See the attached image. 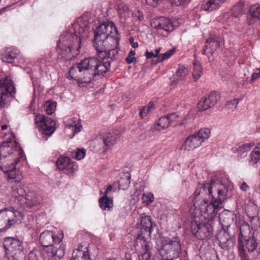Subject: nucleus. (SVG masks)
<instances>
[{
  "label": "nucleus",
  "mask_w": 260,
  "mask_h": 260,
  "mask_svg": "<svg viewBox=\"0 0 260 260\" xmlns=\"http://www.w3.org/2000/svg\"><path fill=\"white\" fill-rule=\"evenodd\" d=\"M206 97L207 98V100L212 107L217 104L220 98V95L217 92L214 91L210 92Z\"/></svg>",
  "instance_id": "38"
},
{
  "label": "nucleus",
  "mask_w": 260,
  "mask_h": 260,
  "mask_svg": "<svg viewBox=\"0 0 260 260\" xmlns=\"http://www.w3.org/2000/svg\"><path fill=\"white\" fill-rule=\"evenodd\" d=\"M203 74L202 69L200 64H194L192 73L193 77L195 80H198Z\"/></svg>",
  "instance_id": "47"
},
{
  "label": "nucleus",
  "mask_w": 260,
  "mask_h": 260,
  "mask_svg": "<svg viewBox=\"0 0 260 260\" xmlns=\"http://www.w3.org/2000/svg\"><path fill=\"white\" fill-rule=\"evenodd\" d=\"M240 233L238 235V252L241 260H249L244 249V239L253 238L254 233L249 224L244 220L239 221Z\"/></svg>",
  "instance_id": "10"
},
{
  "label": "nucleus",
  "mask_w": 260,
  "mask_h": 260,
  "mask_svg": "<svg viewBox=\"0 0 260 260\" xmlns=\"http://www.w3.org/2000/svg\"><path fill=\"white\" fill-rule=\"evenodd\" d=\"M188 73V70L184 65H179L175 74L173 76V81L178 82L183 80Z\"/></svg>",
  "instance_id": "29"
},
{
  "label": "nucleus",
  "mask_w": 260,
  "mask_h": 260,
  "mask_svg": "<svg viewBox=\"0 0 260 260\" xmlns=\"http://www.w3.org/2000/svg\"><path fill=\"white\" fill-rule=\"evenodd\" d=\"M239 102L238 99H234L231 101H228L226 104V108L228 109L233 110L235 109Z\"/></svg>",
  "instance_id": "49"
},
{
  "label": "nucleus",
  "mask_w": 260,
  "mask_h": 260,
  "mask_svg": "<svg viewBox=\"0 0 260 260\" xmlns=\"http://www.w3.org/2000/svg\"><path fill=\"white\" fill-rule=\"evenodd\" d=\"M115 191L113 185H109L105 191L100 190V194L102 196L99 199L100 207L103 210H110L113 206V199L110 197V192Z\"/></svg>",
  "instance_id": "17"
},
{
  "label": "nucleus",
  "mask_w": 260,
  "mask_h": 260,
  "mask_svg": "<svg viewBox=\"0 0 260 260\" xmlns=\"http://www.w3.org/2000/svg\"><path fill=\"white\" fill-rule=\"evenodd\" d=\"M41 252L38 249H33L27 256V260H42Z\"/></svg>",
  "instance_id": "40"
},
{
  "label": "nucleus",
  "mask_w": 260,
  "mask_h": 260,
  "mask_svg": "<svg viewBox=\"0 0 260 260\" xmlns=\"http://www.w3.org/2000/svg\"><path fill=\"white\" fill-rule=\"evenodd\" d=\"M161 0H146V3L153 7H157ZM190 0H172V2L176 6H181L188 3Z\"/></svg>",
  "instance_id": "35"
},
{
  "label": "nucleus",
  "mask_w": 260,
  "mask_h": 260,
  "mask_svg": "<svg viewBox=\"0 0 260 260\" xmlns=\"http://www.w3.org/2000/svg\"><path fill=\"white\" fill-rule=\"evenodd\" d=\"M154 104L153 103L150 102L148 104V106H146L147 107L150 108V111L153 108Z\"/></svg>",
  "instance_id": "62"
},
{
  "label": "nucleus",
  "mask_w": 260,
  "mask_h": 260,
  "mask_svg": "<svg viewBox=\"0 0 260 260\" xmlns=\"http://www.w3.org/2000/svg\"><path fill=\"white\" fill-rule=\"evenodd\" d=\"M113 31H117L114 23L112 22H105L99 26V47L102 44V48H112L107 43L109 40H113V36L111 37V34Z\"/></svg>",
  "instance_id": "11"
},
{
  "label": "nucleus",
  "mask_w": 260,
  "mask_h": 260,
  "mask_svg": "<svg viewBox=\"0 0 260 260\" xmlns=\"http://www.w3.org/2000/svg\"><path fill=\"white\" fill-rule=\"evenodd\" d=\"M71 260H90L87 247L81 246L74 250Z\"/></svg>",
  "instance_id": "23"
},
{
  "label": "nucleus",
  "mask_w": 260,
  "mask_h": 260,
  "mask_svg": "<svg viewBox=\"0 0 260 260\" xmlns=\"http://www.w3.org/2000/svg\"><path fill=\"white\" fill-rule=\"evenodd\" d=\"M240 188L242 190L246 191L249 188V186L247 184V183L245 182H243L240 186Z\"/></svg>",
  "instance_id": "58"
},
{
  "label": "nucleus",
  "mask_w": 260,
  "mask_h": 260,
  "mask_svg": "<svg viewBox=\"0 0 260 260\" xmlns=\"http://www.w3.org/2000/svg\"><path fill=\"white\" fill-rule=\"evenodd\" d=\"M160 246L158 249L161 260H174L177 258L181 250V240L177 236L161 237Z\"/></svg>",
  "instance_id": "5"
},
{
  "label": "nucleus",
  "mask_w": 260,
  "mask_h": 260,
  "mask_svg": "<svg viewBox=\"0 0 260 260\" xmlns=\"http://www.w3.org/2000/svg\"><path fill=\"white\" fill-rule=\"evenodd\" d=\"M132 15H133V18L135 21H140L144 18L143 13L139 10H136L132 12Z\"/></svg>",
  "instance_id": "50"
},
{
  "label": "nucleus",
  "mask_w": 260,
  "mask_h": 260,
  "mask_svg": "<svg viewBox=\"0 0 260 260\" xmlns=\"http://www.w3.org/2000/svg\"><path fill=\"white\" fill-rule=\"evenodd\" d=\"M160 48H158V49H156L155 50V52L154 53V55H155V57H156V59L155 60L156 62H157V58H158V56L160 54H159V52H160Z\"/></svg>",
  "instance_id": "59"
},
{
  "label": "nucleus",
  "mask_w": 260,
  "mask_h": 260,
  "mask_svg": "<svg viewBox=\"0 0 260 260\" xmlns=\"http://www.w3.org/2000/svg\"><path fill=\"white\" fill-rule=\"evenodd\" d=\"M254 145L255 143L253 142L244 144L238 147H233L232 151L234 153H237L240 156L245 157L247 155V152Z\"/></svg>",
  "instance_id": "26"
},
{
  "label": "nucleus",
  "mask_w": 260,
  "mask_h": 260,
  "mask_svg": "<svg viewBox=\"0 0 260 260\" xmlns=\"http://www.w3.org/2000/svg\"><path fill=\"white\" fill-rule=\"evenodd\" d=\"M140 243L142 246L141 251L140 252L139 255H141L143 259L148 260L151 256V248L148 245L147 242L145 240H137V243Z\"/></svg>",
  "instance_id": "28"
},
{
  "label": "nucleus",
  "mask_w": 260,
  "mask_h": 260,
  "mask_svg": "<svg viewBox=\"0 0 260 260\" xmlns=\"http://www.w3.org/2000/svg\"><path fill=\"white\" fill-rule=\"evenodd\" d=\"M23 214L13 207L0 210V232L6 231L13 225L20 221Z\"/></svg>",
  "instance_id": "6"
},
{
  "label": "nucleus",
  "mask_w": 260,
  "mask_h": 260,
  "mask_svg": "<svg viewBox=\"0 0 260 260\" xmlns=\"http://www.w3.org/2000/svg\"><path fill=\"white\" fill-rule=\"evenodd\" d=\"M4 245L9 259L19 260L24 255L23 243L18 239L7 237L5 239Z\"/></svg>",
  "instance_id": "8"
},
{
  "label": "nucleus",
  "mask_w": 260,
  "mask_h": 260,
  "mask_svg": "<svg viewBox=\"0 0 260 260\" xmlns=\"http://www.w3.org/2000/svg\"><path fill=\"white\" fill-rule=\"evenodd\" d=\"M117 52V50L113 48H99V75L108 71L111 64V55H114Z\"/></svg>",
  "instance_id": "12"
},
{
  "label": "nucleus",
  "mask_w": 260,
  "mask_h": 260,
  "mask_svg": "<svg viewBox=\"0 0 260 260\" xmlns=\"http://www.w3.org/2000/svg\"><path fill=\"white\" fill-rule=\"evenodd\" d=\"M103 143L105 145L104 147V152L107 151L109 148L112 147L116 143V139L114 136H113L110 133L107 132L103 134L101 136Z\"/></svg>",
  "instance_id": "27"
},
{
  "label": "nucleus",
  "mask_w": 260,
  "mask_h": 260,
  "mask_svg": "<svg viewBox=\"0 0 260 260\" xmlns=\"http://www.w3.org/2000/svg\"><path fill=\"white\" fill-rule=\"evenodd\" d=\"M253 151H256V152L260 153V142L255 146Z\"/></svg>",
  "instance_id": "60"
},
{
  "label": "nucleus",
  "mask_w": 260,
  "mask_h": 260,
  "mask_svg": "<svg viewBox=\"0 0 260 260\" xmlns=\"http://www.w3.org/2000/svg\"><path fill=\"white\" fill-rule=\"evenodd\" d=\"M118 182L119 189L125 190L127 189L130 184V176H126L125 178H121Z\"/></svg>",
  "instance_id": "42"
},
{
  "label": "nucleus",
  "mask_w": 260,
  "mask_h": 260,
  "mask_svg": "<svg viewBox=\"0 0 260 260\" xmlns=\"http://www.w3.org/2000/svg\"><path fill=\"white\" fill-rule=\"evenodd\" d=\"M26 194L25 189L20 185L14 187L12 191V194L15 198V201L17 204Z\"/></svg>",
  "instance_id": "32"
},
{
  "label": "nucleus",
  "mask_w": 260,
  "mask_h": 260,
  "mask_svg": "<svg viewBox=\"0 0 260 260\" xmlns=\"http://www.w3.org/2000/svg\"><path fill=\"white\" fill-rule=\"evenodd\" d=\"M56 107V103L52 101H47L45 104V111L47 114L51 115L55 111Z\"/></svg>",
  "instance_id": "43"
},
{
  "label": "nucleus",
  "mask_w": 260,
  "mask_h": 260,
  "mask_svg": "<svg viewBox=\"0 0 260 260\" xmlns=\"http://www.w3.org/2000/svg\"><path fill=\"white\" fill-rule=\"evenodd\" d=\"M219 244L221 248L228 250L233 245L232 240L230 239V236L225 232L219 233L217 236Z\"/></svg>",
  "instance_id": "24"
},
{
  "label": "nucleus",
  "mask_w": 260,
  "mask_h": 260,
  "mask_svg": "<svg viewBox=\"0 0 260 260\" xmlns=\"http://www.w3.org/2000/svg\"><path fill=\"white\" fill-rule=\"evenodd\" d=\"M206 43L207 44L205 46L203 54L212 55L220 47L221 39L217 37H211L207 39Z\"/></svg>",
  "instance_id": "19"
},
{
  "label": "nucleus",
  "mask_w": 260,
  "mask_h": 260,
  "mask_svg": "<svg viewBox=\"0 0 260 260\" xmlns=\"http://www.w3.org/2000/svg\"><path fill=\"white\" fill-rule=\"evenodd\" d=\"M22 149L17 146L15 141L4 142L0 147V169L6 174L11 182H20L22 176L15 169L16 164L24 158Z\"/></svg>",
  "instance_id": "2"
},
{
  "label": "nucleus",
  "mask_w": 260,
  "mask_h": 260,
  "mask_svg": "<svg viewBox=\"0 0 260 260\" xmlns=\"http://www.w3.org/2000/svg\"><path fill=\"white\" fill-rule=\"evenodd\" d=\"M170 125H171L170 121L167 116L165 115L159 119L157 123L154 125V128L157 131H161L168 128Z\"/></svg>",
  "instance_id": "34"
},
{
  "label": "nucleus",
  "mask_w": 260,
  "mask_h": 260,
  "mask_svg": "<svg viewBox=\"0 0 260 260\" xmlns=\"http://www.w3.org/2000/svg\"><path fill=\"white\" fill-rule=\"evenodd\" d=\"M59 244L58 246L54 247L51 252L48 253L49 256L53 257L55 260H57L56 258L60 259L62 257L65 253V245L62 243Z\"/></svg>",
  "instance_id": "30"
},
{
  "label": "nucleus",
  "mask_w": 260,
  "mask_h": 260,
  "mask_svg": "<svg viewBox=\"0 0 260 260\" xmlns=\"http://www.w3.org/2000/svg\"><path fill=\"white\" fill-rule=\"evenodd\" d=\"M64 237L62 232L58 233L57 234L50 231H45L41 234L40 236V242L44 247L51 246L54 243H60Z\"/></svg>",
  "instance_id": "16"
},
{
  "label": "nucleus",
  "mask_w": 260,
  "mask_h": 260,
  "mask_svg": "<svg viewBox=\"0 0 260 260\" xmlns=\"http://www.w3.org/2000/svg\"><path fill=\"white\" fill-rule=\"evenodd\" d=\"M151 25L157 30L158 34L164 37H167L174 29L173 22L165 17L155 19L151 23Z\"/></svg>",
  "instance_id": "14"
},
{
  "label": "nucleus",
  "mask_w": 260,
  "mask_h": 260,
  "mask_svg": "<svg viewBox=\"0 0 260 260\" xmlns=\"http://www.w3.org/2000/svg\"><path fill=\"white\" fill-rule=\"evenodd\" d=\"M228 190V184L219 180H211L210 183H204L197 188L194 192V200L199 199L198 197L201 196L204 205H207L204 208H201V215L198 216L201 220L207 219L209 221L215 219L222 207Z\"/></svg>",
  "instance_id": "1"
},
{
  "label": "nucleus",
  "mask_w": 260,
  "mask_h": 260,
  "mask_svg": "<svg viewBox=\"0 0 260 260\" xmlns=\"http://www.w3.org/2000/svg\"><path fill=\"white\" fill-rule=\"evenodd\" d=\"M243 240L246 243V246L248 251L253 252L256 249L257 244L254 236L253 238H247Z\"/></svg>",
  "instance_id": "37"
},
{
  "label": "nucleus",
  "mask_w": 260,
  "mask_h": 260,
  "mask_svg": "<svg viewBox=\"0 0 260 260\" xmlns=\"http://www.w3.org/2000/svg\"><path fill=\"white\" fill-rule=\"evenodd\" d=\"M92 29L94 35V40H93V46L95 49L98 51V44L96 42L98 38V25L95 24L94 26H92Z\"/></svg>",
  "instance_id": "52"
},
{
  "label": "nucleus",
  "mask_w": 260,
  "mask_h": 260,
  "mask_svg": "<svg viewBox=\"0 0 260 260\" xmlns=\"http://www.w3.org/2000/svg\"><path fill=\"white\" fill-rule=\"evenodd\" d=\"M225 1V0H208L203 5V9L208 12L217 10L220 4Z\"/></svg>",
  "instance_id": "31"
},
{
  "label": "nucleus",
  "mask_w": 260,
  "mask_h": 260,
  "mask_svg": "<svg viewBox=\"0 0 260 260\" xmlns=\"http://www.w3.org/2000/svg\"><path fill=\"white\" fill-rule=\"evenodd\" d=\"M98 59L84 58L74 64L69 72V77L81 83H90L98 73Z\"/></svg>",
  "instance_id": "4"
},
{
  "label": "nucleus",
  "mask_w": 260,
  "mask_h": 260,
  "mask_svg": "<svg viewBox=\"0 0 260 260\" xmlns=\"http://www.w3.org/2000/svg\"><path fill=\"white\" fill-rule=\"evenodd\" d=\"M39 130L45 135L51 136L55 129V122L51 118L44 115H38L36 117Z\"/></svg>",
  "instance_id": "15"
},
{
  "label": "nucleus",
  "mask_w": 260,
  "mask_h": 260,
  "mask_svg": "<svg viewBox=\"0 0 260 260\" xmlns=\"http://www.w3.org/2000/svg\"><path fill=\"white\" fill-rule=\"evenodd\" d=\"M235 216L232 212L225 210L219 214V220L223 227L228 228L233 222Z\"/></svg>",
  "instance_id": "22"
},
{
  "label": "nucleus",
  "mask_w": 260,
  "mask_h": 260,
  "mask_svg": "<svg viewBox=\"0 0 260 260\" xmlns=\"http://www.w3.org/2000/svg\"><path fill=\"white\" fill-rule=\"evenodd\" d=\"M142 199L144 203L148 205L153 202L154 196L151 192L144 193Z\"/></svg>",
  "instance_id": "46"
},
{
  "label": "nucleus",
  "mask_w": 260,
  "mask_h": 260,
  "mask_svg": "<svg viewBox=\"0 0 260 260\" xmlns=\"http://www.w3.org/2000/svg\"><path fill=\"white\" fill-rule=\"evenodd\" d=\"M260 160V153L252 151L250 154L249 165L254 167Z\"/></svg>",
  "instance_id": "39"
},
{
  "label": "nucleus",
  "mask_w": 260,
  "mask_h": 260,
  "mask_svg": "<svg viewBox=\"0 0 260 260\" xmlns=\"http://www.w3.org/2000/svg\"><path fill=\"white\" fill-rule=\"evenodd\" d=\"M244 76L245 77V82H247V84H249V76L250 75V73L249 71V68L248 67L245 68L244 69Z\"/></svg>",
  "instance_id": "56"
},
{
  "label": "nucleus",
  "mask_w": 260,
  "mask_h": 260,
  "mask_svg": "<svg viewBox=\"0 0 260 260\" xmlns=\"http://www.w3.org/2000/svg\"><path fill=\"white\" fill-rule=\"evenodd\" d=\"M150 111V108L147 107H144L142 109H141L140 115V116L142 118L145 117L147 113Z\"/></svg>",
  "instance_id": "55"
},
{
  "label": "nucleus",
  "mask_w": 260,
  "mask_h": 260,
  "mask_svg": "<svg viewBox=\"0 0 260 260\" xmlns=\"http://www.w3.org/2000/svg\"><path fill=\"white\" fill-rule=\"evenodd\" d=\"M8 127V126L6 124H4V125H2L1 126V129L3 130V131H4L5 129H6Z\"/></svg>",
  "instance_id": "63"
},
{
  "label": "nucleus",
  "mask_w": 260,
  "mask_h": 260,
  "mask_svg": "<svg viewBox=\"0 0 260 260\" xmlns=\"http://www.w3.org/2000/svg\"><path fill=\"white\" fill-rule=\"evenodd\" d=\"M249 13L252 17L260 20V6L254 5L251 6L249 10Z\"/></svg>",
  "instance_id": "44"
},
{
  "label": "nucleus",
  "mask_w": 260,
  "mask_h": 260,
  "mask_svg": "<svg viewBox=\"0 0 260 260\" xmlns=\"http://www.w3.org/2000/svg\"><path fill=\"white\" fill-rule=\"evenodd\" d=\"M251 77L249 79V84H251L253 81L258 79L260 77V70L259 69H256L254 72L251 74Z\"/></svg>",
  "instance_id": "53"
},
{
  "label": "nucleus",
  "mask_w": 260,
  "mask_h": 260,
  "mask_svg": "<svg viewBox=\"0 0 260 260\" xmlns=\"http://www.w3.org/2000/svg\"><path fill=\"white\" fill-rule=\"evenodd\" d=\"M85 154L86 150L85 149H78L73 155V157L77 160H81L85 157Z\"/></svg>",
  "instance_id": "48"
},
{
  "label": "nucleus",
  "mask_w": 260,
  "mask_h": 260,
  "mask_svg": "<svg viewBox=\"0 0 260 260\" xmlns=\"http://www.w3.org/2000/svg\"><path fill=\"white\" fill-rule=\"evenodd\" d=\"M175 52L174 49H172L168 50L165 53L160 54L157 58V62L163 61L164 60L170 58Z\"/></svg>",
  "instance_id": "45"
},
{
  "label": "nucleus",
  "mask_w": 260,
  "mask_h": 260,
  "mask_svg": "<svg viewBox=\"0 0 260 260\" xmlns=\"http://www.w3.org/2000/svg\"><path fill=\"white\" fill-rule=\"evenodd\" d=\"M210 129L208 128H202L199 132L190 135L182 144L181 149L191 151L200 147L203 142L210 136Z\"/></svg>",
  "instance_id": "7"
},
{
  "label": "nucleus",
  "mask_w": 260,
  "mask_h": 260,
  "mask_svg": "<svg viewBox=\"0 0 260 260\" xmlns=\"http://www.w3.org/2000/svg\"><path fill=\"white\" fill-rule=\"evenodd\" d=\"M141 225L142 228L146 232H148L151 234L152 231V222L151 218L150 216L145 215L141 218Z\"/></svg>",
  "instance_id": "33"
},
{
  "label": "nucleus",
  "mask_w": 260,
  "mask_h": 260,
  "mask_svg": "<svg viewBox=\"0 0 260 260\" xmlns=\"http://www.w3.org/2000/svg\"><path fill=\"white\" fill-rule=\"evenodd\" d=\"M145 56H146L147 58H151L152 57L156 58L153 52H149L148 50L146 51Z\"/></svg>",
  "instance_id": "57"
},
{
  "label": "nucleus",
  "mask_w": 260,
  "mask_h": 260,
  "mask_svg": "<svg viewBox=\"0 0 260 260\" xmlns=\"http://www.w3.org/2000/svg\"><path fill=\"white\" fill-rule=\"evenodd\" d=\"M66 128L69 129H72L74 132L73 136H74L76 133L80 132L82 128L81 124V120L77 117H74L71 119H69L66 121Z\"/></svg>",
  "instance_id": "25"
},
{
  "label": "nucleus",
  "mask_w": 260,
  "mask_h": 260,
  "mask_svg": "<svg viewBox=\"0 0 260 260\" xmlns=\"http://www.w3.org/2000/svg\"><path fill=\"white\" fill-rule=\"evenodd\" d=\"M212 107V106L211 105V104L207 100V98L206 96L202 98L197 105V109L200 112L206 111Z\"/></svg>",
  "instance_id": "36"
},
{
  "label": "nucleus",
  "mask_w": 260,
  "mask_h": 260,
  "mask_svg": "<svg viewBox=\"0 0 260 260\" xmlns=\"http://www.w3.org/2000/svg\"><path fill=\"white\" fill-rule=\"evenodd\" d=\"M119 13L120 19L121 21L123 20V22L127 20L130 15H132L131 11L127 6H124L122 10H120Z\"/></svg>",
  "instance_id": "41"
},
{
  "label": "nucleus",
  "mask_w": 260,
  "mask_h": 260,
  "mask_svg": "<svg viewBox=\"0 0 260 260\" xmlns=\"http://www.w3.org/2000/svg\"><path fill=\"white\" fill-rule=\"evenodd\" d=\"M131 45H132V46L134 48H137L139 46V44H138V42H131Z\"/></svg>",
  "instance_id": "61"
},
{
  "label": "nucleus",
  "mask_w": 260,
  "mask_h": 260,
  "mask_svg": "<svg viewBox=\"0 0 260 260\" xmlns=\"http://www.w3.org/2000/svg\"><path fill=\"white\" fill-rule=\"evenodd\" d=\"M57 168L68 175H73L76 171L74 162L68 157H60L56 161Z\"/></svg>",
  "instance_id": "18"
},
{
  "label": "nucleus",
  "mask_w": 260,
  "mask_h": 260,
  "mask_svg": "<svg viewBox=\"0 0 260 260\" xmlns=\"http://www.w3.org/2000/svg\"><path fill=\"white\" fill-rule=\"evenodd\" d=\"M19 51L13 47L6 48L0 54V58L5 62L12 63L18 57Z\"/></svg>",
  "instance_id": "21"
},
{
  "label": "nucleus",
  "mask_w": 260,
  "mask_h": 260,
  "mask_svg": "<svg viewBox=\"0 0 260 260\" xmlns=\"http://www.w3.org/2000/svg\"><path fill=\"white\" fill-rule=\"evenodd\" d=\"M20 200V201L18 204L24 209H29L38 203V199L36 194L32 192L27 193Z\"/></svg>",
  "instance_id": "20"
},
{
  "label": "nucleus",
  "mask_w": 260,
  "mask_h": 260,
  "mask_svg": "<svg viewBox=\"0 0 260 260\" xmlns=\"http://www.w3.org/2000/svg\"><path fill=\"white\" fill-rule=\"evenodd\" d=\"M88 27V22L86 18L81 17L72 25L73 32L71 29L70 32H66L60 35L57 42V49L64 57H67L70 54L74 56L79 53L81 37L87 30Z\"/></svg>",
  "instance_id": "3"
},
{
  "label": "nucleus",
  "mask_w": 260,
  "mask_h": 260,
  "mask_svg": "<svg viewBox=\"0 0 260 260\" xmlns=\"http://www.w3.org/2000/svg\"><path fill=\"white\" fill-rule=\"evenodd\" d=\"M136 52L134 50H131L127 57L125 59L126 62L128 64L131 63L136 61V58L134 56Z\"/></svg>",
  "instance_id": "51"
},
{
  "label": "nucleus",
  "mask_w": 260,
  "mask_h": 260,
  "mask_svg": "<svg viewBox=\"0 0 260 260\" xmlns=\"http://www.w3.org/2000/svg\"><path fill=\"white\" fill-rule=\"evenodd\" d=\"M201 220L199 217L194 215L190 228L192 233L198 239L204 240L211 237L213 230L211 224Z\"/></svg>",
  "instance_id": "9"
},
{
  "label": "nucleus",
  "mask_w": 260,
  "mask_h": 260,
  "mask_svg": "<svg viewBox=\"0 0 260 260\" xmlns=\"http://www.w3.org/2000/svg\"><path fill=\"white\" fill-rule=\"evenodd\" d=\"M167 116L170 121V123L171 125L174 124V122L177 121L179 117L178 115L175 113H172L170 114H168Z\"/></svg>",
  "instance_id": "54"
},
{
  "label": "nucleus",
  "mask_w": 260,
  "mask_h": 260,
  "mask_svg": "<svg viewBox=\"0 0 260 260\" xmlns=\"http://www.w3.org/2000/svg\"><path fill=\"white\" fill-rule=\"evenodd\" d=\"M14 83L10 77L0 79V107L6 105V100L9 94L15 93Z\"/></svg>",
  "instance_id": "13"
},
{
  "label": "nucleus",
  "mask_w": 260,
  "mask_h": 260,
  "mask_svg": "<svg viewBox=\"0 0 260 260\" xmlns=\"http://www.w3.org/2000/svg\"><path fill=\"white\" fill-rule=\"evenodd\" d=\"M257 238H258V240L259 241V242L260 244V232H259L258 234Z\"/></svg>",
  "instance_id": "64"
}]
</instances>
